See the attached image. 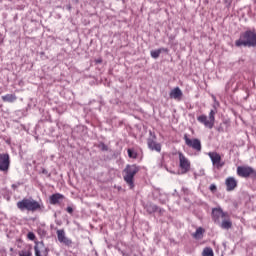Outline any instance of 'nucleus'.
<instances>
[{
    "label": "nucleus",
    "mask_w": 256,
    "mask_h": 256,
    "mask_svg": "<svg viewBox=\"0 0 256 256\" xmlns=\"http://www.w3.org/2000/svg\"><path fill=\"white\" fill-rule=\"evenodd\" d=\"M17 207L20 211H39L45 209L43 204L33 200V198H24L22 201L17 202Z\"/></svg>",
    "instance_id": "1"
},
{
    "label": "nucleus",
    "mask_w": 256,
    "mask_h": 256,
    "mask_svg": "<svg viewBox=\"0 0 256 256\" xmlns=\"http://www.w3.org/2000/svg\"><path fill=\"white\" fill-rule=\"evenodd\" d=\"M124 181L133 189V179L137 173H139V167L137 165H128L124 170Z\"/></svg>",
    "instance_id": "2"
},
{
    "label": "nucleus",
    "mask_w": 256,
    "mask_h": 256,
    "mask_svg": "<svg viewBox=\"0 0 256 256\" xmlns=\"http://www.w3.org/2000/svg\"><path fill=\"white\" fill-rule=\"evenodd\" d=\"M253 40V30H247L240 35V38L236 40V47H251Z\"/></svg>",
    "instance_id": "3"
},
{
    "label": "nucleus",
    "mask_w": 256,
    "mask_h": 256,
    "mask_svg": "<svg viewBox=\"0 0 256 256\" xmlns=\"http://www.w3.org/2000/svg\"><path fill=\"white\" fill-rule=\"evenodd\" d=\"M197 121L207 127L208 129H213L215 126V111L211 110L209 113V117L206 115H200L197 118Z\"/></svg>",
    "instance_id": "4"
},
{
    "label": "nucleus",
    "mask_w": 256,
    "mask_h": 256,
    "mask_svg": "<svg viewBox=\"0 0 256 256\" xmlns=\"http://www.w3.org/2000/svg\"><path fill=\"white\" fill-rule=\"evenodd\" d=\"M178 159L181 173H189V171H191V161H189V158H186L185 154H183L182 152H178Z\"/></svg>",
    "instance_id": "5"
},
{
    "label": "nucleus",
    "mask_w": 256,
    "mask_h": 256,
    "mask_svg": "<svg viewBox=\"0 0 256 256\" xmlns=\"http://www.w3.org/2000/svg\"><path fill=\"white\" fill-rule=\"evenodd\" d=\"M229 217V214L227 212H224L223 209L220 207L218 208H213L212 209V219L214 223H221V219H227Z\"/></svg>",
    "instance_id": "6"
},
{
    "label": "nucleus",
    "mask_w": 256,
    "mask_h": 256,
    "mask_svg": "<svg viewBox=\"0 0 256 256\" xmlns=\"http://www.w3.org/2000/svg\"><path fill=\"white\" fill-rule=\"evenodd\" d=\"M208 156L212 161V165H214V167H217V169H220V167H223V165H225V162L221 161V155L219 153L209 152Z\"/></svg>",
    "instance_id": "7"
},
{
    "label": "nucleus",
    "mask_w": 256,
    "mask_h": 256,
    "mask_svg": "<svg viewBox=\"0 0 256 256\" xmlns=\"http://www.w3.org/2000/svg\"><path fill=\"white\" fill-rule=\"evenodd\" d=\"M184 141L188 147H192L195 151H201V141L199 139H189L187 134L184 135Z\"/></svg>",
    "instance_id": "8"
},
{
    "label": "nucleus",
    "mask_w": 256,
    "mask_h": 256,
    "mask_svg": "<svg viewBox=\"0 0 256 256\" xmlns=\"http://www.w3.org/2000/svg\"><path fill=\"white\" fill-rule=\"evenodd\" d=\"M34 249H35L36 256H48L49 255V248H47L43 242L36 243Z\"/></svg>",
    "instance_id": "9"
},
{
    "label": "nucleus",
    "mask_w": 256,
    "mask_h": 256,
    "mask_svg": "<svg viewBox=\"0 0 256 256\" xmlns=\"http://www.w3.org/2000/svg\"><path fill=\"white\" fill-rule=\"evenodd\" d=\"M9 165H11L9 154H0V171H9Z\"/></svg>",
    "instance_id": "10"
},
{
    "label": "nucleus",
    "mask_w": 256,
    "mask_h": 256,
    "mask_svg": "<svg viewBox=\"0 0 256 256\" xmlns=\"http://www.w3.org/2000/svg\"><path fill=\"white\" fill-rule=\"evenodd\" d=\"M253 173H255V170L249 166L237 167V175H239V177H249L250 175H253Z\"/></svg>",
    "instance_id": "11"
},
{
    "label": "nucleus",
    "mask_w": 256,
    "mask_h": 256,
    "mask_svg": "<svg viewBox=\"0 0 256 256\" xmlns=\"http://www.w3.org/2000/svg\"><path fill=\"white\" fill-rule=\"evenodd\" d=\"M56 233L59 243H63L64 245H71L73 243L71 239L67 238V236L65 235V230H57Z\"/></svg>",
    "instance_id": "12"
},
{
    "label": "nucleus",
    "mask_w": 256,
    "mask_h": 256,
    "mask_svg": "<svg viewBox=\"0 0 256 256\" xmlns=\"http://www.w3.org/2000/svg\"><path fill=\"white\" fill-rule=\"evenodd\" d=\"M170 99H175V101H181V99H183V91H181V88H173L170 91Z\"/></svg>",
    "instance_id": "13"
},
{
    "label": "nucleus",
    "mask_w": 256,
    "mask_h": 256,
    "mask_svg": "<svg viewBox=\"0 0 256 256\" xmlns=\"http://www.w3.org/2000/svg\"><path fill=\"white\" fill-rule=\"evenodd\" d=\"M147 143L151 151H157V153H161V144L157 143L155 139L149 138Z\"/></svg>",
    "instance_id": "14"
},
{
    "label": "nucleus",
    "mask_w": 256,
    "mask_h": 256,
    "mask_svg": "<svg viewBox=\"0 0 256 256\" xmlns=\"http://www.w3.org/2000/svg\"><path fill=\"white\" fill-rule=\"evenodd\" d=\"M227 191H233L237 187V180L234 177H228L225 181Z\"/></svg>",
    "instance_id": "15"
},
{
    "label": "nucleus",
    "mask_w": 256,
    "mask_h": 256,
    "mask_svg": "<svg viewBox=\"0 0 256 256\" xmlns=\"http://www.w3.org/2000/svg\"><path fill=\"white\" fill-rule=\"evenodd\" d=\"M222 229H231L233 226V223L231 222V219H229V216L227 218H223L222 222L220 220V223H218Z\"/></svg>",
    "instance_id": "16"
},
{
    "label": "nucleus",
    "mask_w": 256,
    "mask_h": 256,
    "mask_svg": "<svg viewBox=\"0 0 256 256\" xmlns=\"http://www.w3.org/2000/svg\"><path fill=\"white\" fill-rule=\"evenodd\" d=\"M2 101H4V103H15L17 96L15 94H6L2 96Z\"/></svg>",
    "instance_id": "17"
},
{
    "label": "nucleus",
    "mask_w": 256,
    "mask_h": 256,
    "mask_svg": "<svg viewBox=\"0 0 256 256\" xmlns=\"http://www.w3.org/2000/svg\"><path fill=\"white\" fill-rule=\"evenodd\" d=\"M167 49L166 48H160L158 50H152L150 52L151 58L152 59H159V55H161V53H167Z\"/></svg>",
    "instance_id": "18"
},
{
    "label": "nucleus",
    "mask_w": 256,
    "mask_h": 256,
    "mask_svg": "<svg viewBox=\"0 0 256 256\" xmlns=\"http://www.w3.org/2000/svg\"><path fill=\"white\" fill-rule=\"evenodd\" d=\"M61 199H63V195L59 193L53 194L52 196H50V203L51 205H57V203H59Z\"/></svg>",
    "instance_id": "19"
},
{
    "label": "nucleus",
    "mask_w": 256,
    "mask_h": 256,
    "mask_svg": "<svg viewBox=\"0 0 256 256\" xmlns=\"http://www.w3.org/2000/svg\"><path fill=\"white\" fill-rule=\"evenodd\" d=\"M205 233V229L199 227L195 233L192 234L194 239H203V234Z\"/></svg>",
    "instance_id": "20"
},
{
    "label": "nucleus",
    "mask_w": 256,
    "mask_h": 256,
    "mask_svg": "<svg viewBox=\"0 0 256 256\" xmlns=\"http://www.w3.org/2000/svg\"><path fill=\"white\" fill-rule=\"evenodd\" d=\"M202 256H214L213 248L211 247L204 248L202 251Z\"/></svg>",
    "instance_id": "21"
},
{
    "label": "nucleus",
    "mask_w": 256,
    "mask_h": 256,
    "mask_svg": "<svg viewBox=\"0 0 256 256\" xmlns=\"http://www.w3.org/2000/svg\"><path fill=\"white\" fill-rule=\"evenodd\" d=\"M128 156L130 159H137V152H135L133 149H128Z\"/></svg>",
    "instance_id": "22"
},
{
    "label": "nucleus",
    "mask_w": 256,
    "mask_h": 256,
    "mask_svg": "<svg viewBox=\"0 0 256 256\" xmlns=\"http://www.w3.org/2000/svg\"><path fill=\"white\" fill-rule=\"evenodd\" d=\"M250 47H256V32L253 30L252 32V42Z\"/></svg>",
    "instance_id": "23"
},
{
    "label": "nucleus",
    "mask_w": 256,
    "mask_h": 256,
    "mask_svg": "<svg viewBox=\"0 0 256 256\" xmlns=\"http://www.w3.org/2000/svg\"><path fill=\"white\" fill-rule=\"evenodd\" d=\"M19 256H31V250H21Z\"/></svg>",
    "instance_id": "24"
},
{
    "label": "nucleus",
    "mask_w": 256,
    "mask_h": 256,
    "mask_svg": "<svg viewBox=\"0 0 256 256\" xmlns=\"http://www.w3.org/2000/svg\"><path fill=\"white\" fill-rule=\"evenodd\" d=\"M27 237L30 241H35V234L33 232H29Z\"/></svg>",
    "instance_id": "25"
},
{
    "label": "nucleus",
    "mask_w": 256,
    "mask_h": 256,
    "mask_svg": "<svg viewBox=\"0 0 256 256\" xmlns=\"http://www.w3.org/2000/svg\"><path fill=\"white\" fill-rule=\"evenodd\" d=\"M99 149H101L102 151H107V145L100 143L99 144Z\"/></svg>",
    "instance_id": "26"
},
{
    "label": "nucleus",
    "mask_w": 256,
    "mask_h": 256,
    "mask_svg": "<svg viewBox=\"0 0 256 256\" xmlns=\"http://www.w3.org/2000/svg\"><path fill=\"white\" fill-rule=\"evenodd\" d=\"M210 191H212V193H215V191H217V186L215 184H211Z\"/></svg>",
    "instance_id": "27"
},
{
    "label": "nucleus",
    "mask_w": 256,
    "mask_h": 256,
    "mask_svg": "<svg viewBox=\"0 0 256 256\" xmlns=\"http://www.w3.org/2000/svg\"><path fill=\"white\" fill-rule=\"evenodd\" d=\"M66 211L71 214L73 213V208L71 206H68Z\"/></svg>",
    "instance_id": "28"
},
{
    "label": "nucleus",
    "mask_w": 256,
    "mask_h": 256,
    "mask_svg": "<svg viewBox=\"0 0 256 256\" xmlns=\"http://www.w3.org/2000/svg\"><path fill=\"white\" fill-rule=\"evenodd\" d=\"M13 189H17V185L13 184L12 185Z\"/></svg>",
    "instance_id": "29"
},
{
    "label": "nucleus",
    "mask_w": 256,
    "mask_h": 256,
    "mask_svg": "<svg viewBox=\"0 0 256 256\" xmlns=\"http://www.w3.org/2000/svg\"><path fill=\"white\" fill-rule=\"evenodd\" d=\"M96 63H101V60H96Z\"/></svg>",
    "instance_id": "30"
},
{
    "label": "nucleus",
    "mask_w": 256,
    "mask_h": 256,
    "mask_svg": "<svg viewBox=\"0 0 256 256\" xmlns=\"http://www.w3.org/2000/svg\"><path fill=\"white\" fill-rule=\"evenodd\" d=\"M68 9H71V6H69Z\"/></svg>",
    "instance_id": "31"
}]
</instances>
